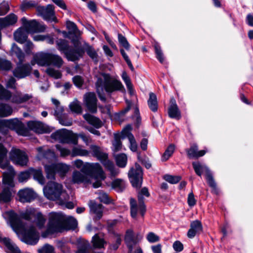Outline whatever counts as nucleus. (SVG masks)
<instances>
[{
	"label": "nucleus",
	"instance_id": "obj_22",
	"mask_svg": "<svg viewBox=\"0 0 253 253\" xmlns=\"http://www.w3.org/2000/svg\"><path fill=\"white\" fill-rule=\"evenodd\" d=\"M31 70V67L29 64H22L20 63L13 71V75L18 78H23L29 75Z\"/></svg>",
	"mask_w": 253,
	"mask_h": 253
},
{
	"label": "nucleus",
	"instance_id": "obj_50",
	"mask_svg": "<svg viewBox=\"0 0 253 253\" xmlns=\"http://www.w3.org/2000/svg\"><path fill=\"white\" fill-rule=\"evenodd\" d=\"M174 149L175 147L174 145L170 144L169 145L162 156V161H166L168 160L172 155L174 152Z\"/></svg>",
	"mask_w": 253,
	"mask_h": 253
},
{
	"label": "nucleus",
	"instance_id": "obj_16",
	"mask_svg": "<svg viewBox=\"0 0 253 253\" xmlns=\"http://www.w3.org/2000/svg\"><path fill=\"white\" fill-rule=\"evenodd\" d=\"M23 126L22 123L17 119L0 121V132L3 134H6L7 127L19 130L22 129Z\"/></svg>",
	"mask_w": 253,
	"mask_h": 253
},
{
	"label": "nucleus",
	"instance_id": "obj_32",
	"mask_svg": "<svg viewBox=\"0 0 253 253\" xmlns=\"http://www.w3.org/2000/svg\"><path fill=\"white\" fill-rule=\"evenodd\" d=\"M8 250V253H21L18 247L8 238H4L2 243Z\"/></svg>",
	"mask_w": 253,
	"mask_h": 253
},
{
	"label": "nucleus",
	"instance_id": "obj_8",
	"mask_svg": "<svg viewBox=\"0 0 253 253\" xmlns=\"http://www.w3.org/2000/svg\"><path fill=\"white\" fill-rule=\"evenodd\" d=\"M33 97L32 94H22L17 92L11 95L10 91L5 89L0 84V100H8L11 98V102L15 104H21L25 103Z\"/></svg>",
	"mask_w": 253,
	"mask_h": 253
},
{
	"label": "nucleus",
	"instance_id": "obj_46",
	"mask_svg": "<svg viewBox=\"0 0 253 253\" xmlns=\"http://www.w3.org/2000/svg\"><path fill=\"white\" fill-rule=\"evenodd\" d=\"M69 108L72 112L77 114H80L82 112L81 103L76 99H74V100L70 104Z\"/></svg>",
	"mask_w": 253,
	"mask_h": 253
},
{
	"label": "nucleus",
	"instance_id": "obj_62",
	"mask_svg": "<svg viewBox=\"0 0 253 253\" xmlns=\"http://www.w3.org/2000/svg\"><path fill=\"white\" fill-rule=\"evenodd\" d=\"M146 239L149 242L151 243L157 242L160 240V237L153 232L148 233Z\"/></svg>",
	"mask_w": 253,
	"mask_h": 253
},
{
	"label": "nucleus",
	"instance_id": "obj_11",
	"mask_svg": "<svg viewBox=\"0 0 253 253\" xmlns=\"http://www.w3.org/2000/svg\"><path fill=\"white\" fill-rule=\"evenodd\" d=\"M43 190L47 199L51 200H58L63 192V186L57 182L50 181L44 187Z\"/></svg>",
	"mask_w": 253,
	"mask_h": 253
},
{
	"label": "nucleus",
	"instance_id": "obj_63",
	"mask_svg": "<svg viewBox=\"0 0 253 253\" xmlns=\"http://www.w3.org/2000/svg\"><path fill=\"white\" fill-rule=\"evenodd\" d=\"M120 52H121L122 56L123 57L124 59L126 62V63H127L128 66L129 67V68H130V69L133 71L134 70L133 66V65L131 63V62L130 60L129 59L128 56H127L126 53L125 52L124 49H121Z\"/></svg>",
	"mask_w": 253,
	"mask_h": 253
},
{
	"label": "nucleus",
	"instance_id": "obj_42",
	"mask_svg": "<svg viewBox=\"0 0 253 253\" xmlns=\"http://www.w3.org/2000/svg\"><path fill=\"white\" fill-rule=\"evenodd\" d=\"M86 178L85 175L82 172L75 171L72 174V182L74 183H81L83 182Z\"/></svg>",
	"mask_w": 253,
	"mask_h": 253
},
{
	"label": "nucleus",
	"instance_id": "obj_26",
	"mask_svg": "<svg viewBox=\"0 0 253 253\" xmlns=\"http://www.w3.org/2000/svg\"><path fill=\"white\" fill-rule=\"evenodd\" d=\"M90 211L96 214V218L100 219L103 214V207L102 204L90 201L89 204Z\"/></svg>",
	"mask_w": 253,
	"mask_h": 253
},
{
	"label": "nucleus",
	"instance_id": "obj_34",
	"mask_svg": "<svg viewBox=\"0 0 253 253\" xmlns=\"http://www.w3.org/2000/svg\"><path fill=\"white\" fill-rule=\"evenodd\" d=\"M148 105L150 110L155 112L158 110V101L155 94L153 92L149 93V98L148 100Z\"/></svg>",
	"mask_w": 253,
	"mask_h": 253
},
{
	"label": "nucleus",
	"instance_id": "obj_30",
	"mask_svg": "<svg viewBox=\"0 0 253 253\" xmlns=\"http://www.w3.org/2000/svg\"><path fill=\"white\" fill-rule=\"evenodd\" d=\"M14 40L20 43H24L28 38V34L23 29L19 28L14 33Z\"/></svg>",
	"mask_w": 253,
	"mask_h": 253
},
{
	"label": "nucleus",
	"instance_id": "obj_2",
	"mask_svg": "<svg viewBox=\"0 0 253 253\" xmlns=\"http://www.w3.org/2000/svg\"><path fill=\"white\" fill-rule=\"evenodd\" d=\"M77 220L72 216L66 218L61 213L51 212L49 214L46 230L42 233L44 238L50 234L61 232L66 230L75 229L77 226Z\"/></svg>",
	"mask_w": 253,
	"mask_h": 253
},
{
	"label": "nucleus",
	"instance_id": "obj_28",
	"mask_svg": "<svg viewBox=\"0 0 253 253\" xmlns=\"http://www.w3.org/2000/svg\"><path fill=\"white\" fill-rule=\"evenodd\" d=\"M83 117L89 125L96 129L100 128L103 125L102 121L99 118L89 114H85Z\"/></svg>",
	"mask_w": 253,
	"mask_h": 253
},
{
	"label": "nucleus",
	"instance_id": "obj_44",
	"mask_svg": "<svg viewBox=\"0 0 253 253\" xmlns=\"http://www.w3.org/2000/svg\"><path fill=\"white\" fill-rule=\"evenodd\" d=\"M111 240L114 243L110 245V249L117 250L121 243V238L120 235L118 234H114L111 237Z\"/></svg>",
	"mask_w": 253,
	"mask_h": 253
},
{
	"label": "nucleus",
	"instance_id": "obj_10",
	"mask_svg": "<svg viewBox=\"0 0 253 253\" xmlns=\"http://www.w3.org/2000/svg\"><path fill=\"white\" fill-rule=\"evenodd\" d=\"M72 43L75 48H76V51H83V53L78 58V60L83 56L85 52L94 62H98V54L93 47L90 45L88 43L84 42L82 45L81 42L79 41V38L77 37L76 39H73Z\"/></svg>",
	"mask_w": 253,
	"mask_h": 253
},
{
	"label": "nucleus",
	"instance_id": "obj_29",
	"mask_svg": "<svg viewBox=\"0 0 253 253\" xmlns=\"http://www.w3.org/2000/svg\"><path fill=\"white\" fill-rule=\"evenodd\" d=\"M198 146L197 145H193L188 149L186 150L188 156L190 158H198L204 156L206 152L205 150L198 151Z\"/></svg>",
	"mask_w": 253,
	"mask_h": 253
},
{
	"label": "nucleus",
	"instance_id": "obj_9",
	"mask_svg": "<svg viewBox=\"0 0 253 253\" xmlns=\"http://www.w3.org/2000/svg\"><path fill=\"white\" fill-rule=\"evenodd\" d=\"M56 44L58 50L64 53L69 61L78 60V57L81 55L83 52L82 50L76 51V48L74 49H70L68 41L64 39H58L56 41Z\"/></svg>",
	"mask_w": 253,
	"mask_h": 253
},
{
	"label": "nucleus",
	"instance_id": "obj_23",
	"mask_svg": "<svg viewBox=\"0 0 253 253\" xmlns=\"http://www.w3.org/2000/svg\"><path fill=\"white\" fill-rule=\"evenodd\" d=\"M203 229L202 223L198 220L193 221L190 223V228L187 232L189 238H194L197 234H200Z\"/></svg>",
	"mask_w": 253,
	"mask_h": 253
},
{
	"label": "nucleus",
	"instance_id": "obj_56",
	"mask_svg": "<svg viewBox=\"0 0 253 253\" xmlns=\"http://www.w3.org/2000/svg\"><path fill=\"white\" fill-rule=\"evenodd\" d=\"M165 180L171 184H176L181 179V177L179 176H173L171 175H165L164 177Z\"/></svg>",
	"mask_w": 253,
	"mask_h": 253
},
{
	"label": "nucleus",
	"instance_id": "obj_36",
	"mask_svg": "<svg viewBox=\"0 0 253 253\" xmlns=\"http://www.w3.org/2000/svg\"><path fill=\"white\" fill-rule=\"evenodd\" d=\"M112 187L119 192H122L126 187V184L124 180L122 179H116L111 184Z\"/></svg>",
	"mask_w": 253,
	"mask_h": 253
},
{
	"label": "nucleus",
	"instance_id": "obj_7",
	"mask_svg": "<svg viewBox=\"0 0 253 253\" xmlns=\"http://www.w3.org/2000/svg\"><path fill=\"white\" fill-rule=\"evenodd\" d=\"M103 86L108 95H111L113 92L125 91V87L121 82L115 78L112 77L109 74H103Z\"/></svg>",
	"mask_w": 253,
	"mask_h": 253
},
{
	"label": "nucleus",
	"instance_id": "obj_59",
	"mask_svg": "<svg viewBox=\"0 0 253 253\" xmlns=\"http://www.w3.org/2000/svg\"><path fill=\"white\" fill-rule=\"evenodd\" d=\"M55 147L57 150L60 152L61 157H64L70 154L71 155V152L69 149L62 147L60 144L56 145Z\"/></svg>",
	"mask_w": 253,
	"mask_h": 253
},
{
	"label": "nucleus",
	"instance_id": "obj_45",
	"mask_svg": "<svg viewBox=\"0 0 253 253\" xmlns=\"http://www.w3.org/2000/svg\"><path fill=\"white\" fill-rule=\"evenodd\" d=\"M11 50L13 54H15L18 58L20 63H22L24 58V54L22 50L15 43H13L12 46Z\"/></svg>",
	"mask_w": 253,
	"mask_h": 253
},
{
	"label": "nucleus",
	"instance_id": "obj_51",
	"mask_svg": "<svg viewBox=\"0 0 253 253\" xmlns=\"http://www.w3.org/2000/svg\"><path fill=\"white\" fill-rule=\"evenodd\" d=\"M46 72L49 76L56 79H60L62 76L60 72L52 68H48Z\"/></svg>",
	"mask_w": 253,
	"mask_h": 253
},
{
	"label": "nucleus",
	"instance_id": "obj_49",
	"mask_svg": "<svg viewBox=\"0 0 253 253\" xmlns=\"http://www.w3.org/2000/svg\"><path fill=\"white\" fill-rule=\"evenodd\" d=\"M206 176V179L209 186L212 189L214 192L216 194H217V188L216 187V184L213 179V177L212 175L211 171L207 173Z\"/></svg>",
	"mask_w": 253,
	"mask_h": 253
},
{
	"label": "nucleus",
	"instance_id": "obj_17",
	"mask_svg": "<svg viewBox=\"0 0 253 253\" xmlns=\"http://www.w3.org/2000/svg\"><path fill=\"white\" fill-rule=\"evenodd\" d=\"M9 155L11 160L17 165L25 166L28 162V156L25 152L19 149L12 148Z\"/></svg>",
	"mask_w": 253,
	"mask_h": 253
},
{
	"label": "nucleus",
	"instance_id": "obj_19",
	"mask_svg": "<svg viewBox=\"0 0 253 253\" xmlns=\"http://www.w3.org/2000/svg\"><path fill=\"white\" fill-rule=\"evenodd\" d=\"M84 101L89 111L93 113L96 112L97 99L94 93H86L84 95Z\"/></svg>",
	"mask_w": 253,
	"mask_h": 253
},
{
	"label": "nucleus",
	"instance_id": "obj_43",
	"mask_svg": "<svg viewBox=\"0 0 253 253\" xmlns=\"http://www.w3.org/2000/svg\"><path fill=\"white\" fill-rule=\"evenodd\" d=\"M130 207L131 216L133 218H136L138 212H140L139 205H137L134 199L131 198L130 200Z\"/></svg>",
	"mask_w": 253,
	"mask_h": 253
},
{
	"label": "nucleus",
	"instance_id": "obj_21",
	"mask_svg": "<svg viewBox=\"0 0 253 253\" xmlns=\"http://www.w3.org/2000/svg\"><path fill=\"white\" fill-rule=\"evenodd\" d=\"M131 126L130 125L126 126L123 130L122 139L127 137L129 140L130 150L136 152L137 150V145L133 135L131 133Z\"/></svg>",
	"mask_w": 253,
	"mask_h": 253
},
{
	"label": "nucleus",
	"instance_id": "obj_47",
	"mask_svg": "<svg viewBox=\"0 0 253 253\" xmlns=\"http://www.w3.org/2000/svg\"><path fill=\"white\" fill-rule=\"evenodd\" d=\"M116 161L118 166L121 168L126 167L127 163V156L125 154H121L116 156Z\"/></svg>",
	"mask_w": 253,
	"mask_h": 253
},
{
	"label": "nucleus",
	"instance_id": "obj_60",
	"mask_svg": "<svg viewBox=\"0 0 253 253\" xmlns=\"http://www.w3.org/2000/svg\"><path fill=\"white\" fill-rule=\"evenodd\" d=\"M9 10V6L7 2L3 1L0 3V16L6 14Z\"/></svg>",
	"mask_w": 253,
	"mask_h": 253
},
{
	"label": "nucleus",
	"instance_id": "obj_57",
	"mask_svg": "<svg viewBox=\"0 0 253 253\" xmlns=\"http://www.w3.org/2000/svg\"><path fill=\"white\" fill-rule=\"evenodd\" d=\"M11 68V64L9 61L0 59V70H9Z\"/></svg>",
	"mask_w": 253,
	"mask_h": 253
},
{
	"label": "nucleus",
	"instance_id": "obj_52",
	"mask_svg": "<svg viewBox=\"0 0 253 253\" xmlns=\"http://www.w3.org/2000/svg\"><path fill=\"white\" fill-rule=\"evenodd\" d=\"M118 36L119 43L126 50H129L130 48V44H129L126 37L121 34H119Z\"/></svg>",
	"mask_w": 253,
	"mask_h": 253
},
{
	"label": "nucleus",
	"instance_id": "obj_25",
	"mask_svg": "<svg viewBox=\"0 0 253 253\" xmlns=\"http://www.w3.org/2000/svg\"><path fill=\"white\" fill-rule=\"evenodd\" d=\"M17 17L13 13H11L4 18H0V27L2 28L13 25L16 23Z\"/></svg>",
	"mask_w": 253,
	"mask_h": 253
},
{
	"label": "nucleus",
	"instance_id": "obj_1",
	"mask_svg": "<svg viewBox=\"0 0 253 253\" xmlns=\"http://www.w3.org/2000/svg\"><path fill=\"white\" fill-rule=\"evenodd\" d=\"M5 219H8V221L12 229L16 233L21 232L23 235L22 241L27 244L34 245L39 239V233L33 226L27 229L25 223L19 218L17 214L12 211H5L2 214Z\"/></svg>",
	"mask_w": 253,
	"mask_h": 253
},
{
	"label": "nucleus",
	"instance_id": "obj_58",
	"mask_svg": "<svg viewBox=\"0 0 253 253\" xmlns=\"http://www.w3.org/2000/svg\"><path fill=\"white\" fill-rule=\"evenodd\" d=\"M97 194H98V198L101 202H102L104 204L110 203V199L106 193L102 191H100Z\"/></svg>",
	"mask_w": 253,
	"mask_h": 253
},
{
	"label": "nucleus",
	"instance_id": "obj_48",
	"mask_svg": "<svg viewBox=\"0 0 253 253\" xmlns=\"http://www.w3.org/2000/svg\"><path fill=\"white\" fill-rule=\"evenodd\" d=\"M123 134L122 136L118 134H114V140L113 142V145L114 147V150L116 152L120 151L122 147V144L121 141V139L122 138Z\"/></svg>",
	"mask_w": 253,
	"mask_h": 253
},
{
	"label": "nucleus",
	"instance_id": "obj_33",
	"mask_svg": "<svg viewBox=\"0 0 253 253\" xmlns=\"http://www.w3.org/2000/svg\"><path fill=\"white\" fill-rule=\"evenodd\" d=\"M192 165L196 173L201 176L203 172H205L206 175L210 172L209 168L205 165H202L199 162H193Z\"/></svg>",
	"mask_w": 253,
	"mask_h": 253
},
{
	"label": "nucleus",
	"instance_id": "obj_20",
	"mask_svg": "<svg viewBox=\"0 0 253 253\" xmlns=\"http://www.w3.org/2000/svg\"><path fill=\"white\" fill-rule=\"evenodd\" d=\"M19 201L22 203H30L36 198V194L30 188H25L20 190L18 193Z\"/></svg>",
	"mask_w": 253,
	"mask_h": 253
},
{
	"label": "nucleus",
	"instance_id": "obj_35",
	"mask_svg": "<svg viewBox=\"0 0 253 253\" xmlns=\"http://www.w3.org/2000/svg\"><path fill=\"white\" fill-rule=\"evenodd\" d=\"M13 110L11 107L5 103H0V117H6L12 114Z\"/></svg>",
	"mask_w": 253,
	"mask_h": 253
},
{
	"label": "nucleus",
	"instance_id": "obj_31",
	"mask_svg": "<svg viewBox=\"0 0 253 253\" xmlns=\"http://www.w3.org/2000/svg\"><path fill=\"white\" fill-rule=\"evenodd\" d=\"M39 152V157L40 159L45 158L49 161H52L55 158V153L50 149H47L46 151H43L42 147L37 148Z\"/></svg>",
	"mask_w": 253,
	"mask_h": 253
},
{
	"label": "nucleus",
	"instance_id": "obj_39",
	"mask_svg": "<svg viewBox=\"0 0 253 253\" xmlns=\"http://www.w3.org/2000/svg\"><path fill=\"white\" fill-rule=\"evenodd\" d=\"M93 246L94 248L101 249L104 248L107 244L103 238H100L97 234H95L92 239Z\"/></svg>",
	"mask_w": 253,
	"mask_h": 253
},
{
	"label": "nucleus",
	"instance_id": "obj_3",
	"mask_svg": "<svg viewBox=\"0 0 253 253\" xmlns=\"http://www.w3.org/2000/svg\"><path fill=\"white\" fill-rule=\"evenodd\" d=\"M89 148L92 156L101 162L106 169L109 171L111 176L115 177L119 174V169L115 167L113 162L108 159V154L103 152L100 147L91 145Z\"/></svg>",
	"mask_w": 253,
	"mask_h": 253
},
{
	"label": "nucleus",
	"instance_id": "obj_15",
	"mask_svg": "<svg viewBox=\"0 0 253 253\" xmlns=\"http://www.w3.org/2000/svg\"><path fill=\"white\" fill-rule=\"evenodd\" d=\"M21 22L27 32L31 33H41L45 31L46 26L36 20H28L25 17L21 19Z\"/></svg>",
	"mask_w": 253,
	"mask_h": 253
},
{
	"label": "nucleus",
	"instance_id": "obj_64",
	"mask_svg": "<svg viewBox=\"0 0 253 253\" xmlns=\"http://www.w3.org/2000/svg\"><path fill=\"white\" fill-rule=\"evenodd\" d=\"M74 84L78 87H82L84 83V80L80 76H76L73 78Z\"/></svg>",
	"mask_w": 253,
	"mask_h": 253
},
{
	"label": "nucleus",
	"instance_id": "obj_40",
	"mask_svg": "<svg viewBox=\"0 0 253 253\" xmlns=\"http://www.w3.org/2000/svg\"><path fill=\"white\" fill-rule=\"evenodd\" d=\"M89 153V151L82 149L80 147H74L71 152V156H88Z\"/></svg>",
	"mask_w": 253,
	"mask_h": 253
},
{
	"label": "nucleus",
	"instance_id": "obj_24",
	"mask_svg": "<svg viewBox=\"0 0 253 253\" xmlns=\"http://www.w3.org/2000/svg\"><path fill=\"white\" fill-rule=\"evenodd\" d=\"M125 241L128 250L130 251L133 250V247L138 242L137 238L134 236L133 231L130 229L126 231Z\"/></svg>",
	"mask_w": 253,
	"mask_h": 253
},
{
	"label": "nucleus",
	"instance_id": "obj_4",
	"mask_svg": "<svg viewBox=\"0 0 253 253\" xmlns=\"http://www.w3.org/2000/svg\"><path fill=\"white\" fill-rule=\"evenodd\" d=\"M83 172L96 179V181L92 183V186L95 188L101 186V181L106 178L105 172L102 167L98 163H86V165L83 169Z\"/></svg>",
	"mask_w": 253,
	"mask_h": 253
},
{
	"label": "nucleus",
	"instance_id": "obj_53",
	"mask_svg": "<svg viewBox=\"0 0 253 253\" xmlns=\"http://www.w3.org/2000/svg\"><path fill=\"white\" fill-rule=\"evenodd\" d=\"M101 82L98 80L96 83V91L100 100L104 102H105L106 101V98L105 95L102 92L103 88L101 87Z\"/></svg>",
	"mask_w": 253,
	"mask_h": 253
},
{
	"label": "nucleus",
	"instance_id": "obj_27",
	"mask_svg": "<svg viewBox=\"0 0 253 253\" xmlns=\"http://www.w3.org/2000/svg\"><path fill=\"white\" fill-rule=\"evenodd\" d=\"M168 114L170 118L179 120L181 117L180 112L174 99L171 100V104L168 110Z\"/></svg>",
	"mask_w": 253,
	"mask_h": 253
},
{
	"label": "nucleus",
	"instance_id": "obj_18",
	"mask_svg": "<svg viewBox=\"0 0 253 253\" xmlns=\"http://www.w3.org/2000/svg\"><path fill=\"white\" fill-rule=\"evenodd\" d=\"M27 126L30 129L38 133H49L52 130L51 127L40 121H29L27 123Z\"/></svg>",
	"mask_w": 253,
	"mask_h": 253
},
{
	"label": "nucleus",
	"instance_id": "obj_12",
	"mask_svg": "<svg viewBox=\"0 0 253 253\" xmlns=\"http://www.w3.org/2000/svg\"><path fill=\"white\" fill-rule=\"evenodd\" d=\"M51 137L63 143L77 144L76 136L66 129H61L57 130L52 133Z\"/></svg>",
	"mask_w": 253,
	"mask_h": 253
},
{
	"label": "nucleus",
	"instance_id": "obj_54",
	"mask_svg": "<svg viewBox=\"0 0 253 253\" xmlns=\"http://www.w3.org/2000/svg\"><path fill=\"white\" fill-rule=\"evenodd\" d=\"M144 198L143 197V196L138 194V200L139 202V209L140 210V213L142 216H143L144 215V214L146 211V206L144 203Z\"/></svg>",
	"mask_w": 253,
	"mask_h": 253
},
{
	"label": "nucleus",
	"instance_id": "obj_5",
	"mask_svg": "<svg viewBox=\"0 0 253 253\" xmlns=\"http://www.w3.org/2000/svg\"><path fill=\"white\" fill-rule=\"evenodd\" d=\"M34 60L41 66L53 65L60 68L63 65L64 61L59 55L50 53L40 52L36 54L34 57Z\"/></svg>",
	"mask_w": 253,
	"mask_h": 253
},
{
	"label": "nucleus",
	"instance_id": "obj_38",
	"mask_svg": "<svg viewBox=\"0 0 253 253\" xmlns=\"http://www.w3.org/2000/svg\"><path fill=\"white\" fill-rule=\"evenodd\" d=\"M45 221V218L41 212L34 215V222L39 229H42L44 227Z\"/></svg>",
	"mask_w": 253,
	"mask_h": 253
},
{
	"label": "nucleus",
	"instance_id": "obj_41",
	"mask_svg": "<svg viewBox=\"0 0 253 253\" xmlns=\"http://www.w3.org/2000/svg\"><path fill=\"white\" fill-rule=\"evenodd\" d=\"M11 192L9 188H4L0 193V203H7L11 200Z\"/></svg>",
	"mask_w": 253,
	"mask_h": 253
},
{
	"label": "nucleus",
	"instance_id": "obj_14",
	"mask_svg": "<svg viewBox=\"0 0 253 253\" xmlns=\"http://www.w3.org/2000/svg\"><path fill=\"white\" fill-rule=\"evenodd\" d=\"M38 15L42 16L43 19L49 22H57V18L55 15L54 6L52 4H48L46 7L39 6L36 8Z\"/></svg>",
	"mask_w": 253,
	"mask_h": 253
},
{
	"label": "nucleus",
	"instance_id": "obj_55",
	"mask_svg": "<svg viewBox=\"0 0 253 253\" xmlns=\"http://www.w3.org/2000/svg\"><path fill=\"white\" fill-rule=\"evenodd\" d=\"M38 252L39 253H55L53 247L49 244L44 245Z\"/></svg>",
	"mask_w": 253,
	"mask_h": 253
},
{
	"label": "nucleus",
	"instance_id": "obj_37",
	"mask_svg": "<svg viewBox=\"0 0 253 253\" xmlns=\"http://www.w3.org/2000/svg\"><path fill=\"white\" fill-rule=\"evenodd\" d=\"M30 174L34 178L37 180L40 184H44V178L42 175L41 169H30Z\"/></svg>",
	"mask_w": 253,
	"mask_h": 253
},
{
	"label": "nucleus",
	"instance_id": "obj_6",
	"mask_svg": "<svg viewBox=\"0 0 253 253\" xmlns=\"http://www.w3.org/2000/svg\"><path fill=\"white\" fill-rule=\"evenodd\" d=\"M46 177L51 180L55 179V174L63 178L70 169V166L64 163H54L44 166Z\"/></svg>",
	"mask_w": 253,
	"mask_h": 253
},
{
	"label": "nucleus",
	"instance_id": "obj_13",
	"mask_svg": "<svg viewBox=\"0 0 253 253\" xmlns=\"http://www.w3.org/2000/svg\"><path fill=\"white\" fill-rule=\"evenodd\" d=\"M128 175L129 180L133 187L139 188L143 181V172L139 165L135 164L134 167L129 170Z\"/></svg>",
	"mask_w": 253,
	"mask_h": 253
},
{
	"label": "nucleus",
	"instance_id": "obj_61",
	"mask_svg": "<svg viewBox=\"0 0 253 253\" xmlns=\"http://www.w3.org/2000/svg\"><path fill=\"white\" fill-rule=\"evenodd\" d=\"M155 50L157 58L161 63H163L164 61V58L160 46L159 45L156 44L155 45Z\"/></svg>",
	"mask_w": 253,
	"mask_h": 253
}]
</instances>
